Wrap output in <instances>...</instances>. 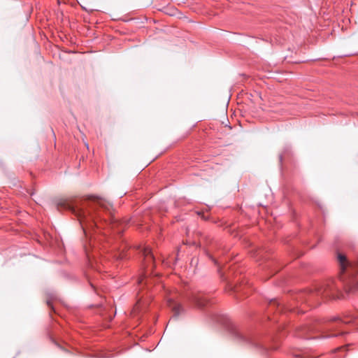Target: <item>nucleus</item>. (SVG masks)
I'll return each instance as SVG.
<instances>
[{"label":"nucleus","instance_id":"f03ea898","mask_svg":"<svg viewBox=\"0 0 358 358\" xmlns=\"http://www.w3.org/2000/svg\"><path fill=\"white\" fill-rule=\"evenodd\" d=\"M337 259L340 267V280L347 292L358 289V259L349 261L344 254L338 253Z\"/></svg>","mask_w":358,"mask_h":358},{"label":"nucleus","instance_id":"f8f14e48","mask_svg":"<svg viewBox=\"0 0 358 358\" xmlns=\"http://www.w3.org/2000/svg\"><path fill=\"white\" fill-rule=\"evenodd\" d=\"M270 304L272 305H276L278 306V307H279V308H280V310H282V307H280V303L278 302H277L275 300H272L271 302H270Z\"/></svg>","mask_w":358,"mask_h":358},{"label":"nucleus","instance_id":"39448f33","mask_svg":"<svg viewBox=\"0 0 358 358\" xmlns=\"http://www.w3.org/2000/svg\"><path fill=\"white\" fill-rule=\"evenodd\" d=\"M187 298L189 302L199 308L203 307L207 303V299L200 293L192 292Z\"/></svg>","mask_w":358,"mask_h":358},{"label":"nucleus","instance_id":"1a4fd4ad","mask_svg":"<svg viewBox=\"0 0 358 358\" xmlns=\"http://www.w3.org/2000/svg\"><path fill=\"white\" fill-rule=\"evenodd\" d=\"M236 336L237 338H240L241 340L245 341L247 342H250L248 341V338H245V336H243L241 332H236Z\"/></svg>","mask_w":358,"mask_h":358},{"label":"nucleus","instance_id":"ddd939ff","mask_svg":"<svg viewBox=\"0 0 358 358\" xmlns=\"http://www.w3.org/2000/svg\"><path fill=\"white\" fill-rule=\"evenodd\" d=\"M48 306H49V307H51V308H52V305H51V303H50V301H48Z\"/></svg>","mask_w":358,"mask_h":358},{"label":"nucleus","instance_id":"9d476101","mask_svg":"<svg viewBox=\"0 0 358 358\" xmlns=\"http://www.w3.org/2000/svg\"><path fill=\"white\" fill-rule=\"evenodd\" d=\"M111 220H110V222L109 224V225L111 226V227L115 229V227H116V226H117L118 224V222L117 220H115L114 218L113 217H110Z\"/></svg>","mask_w":358,"mask_h":358},{"label":"nucleus","instance_id":"4468645a","mask_svg":"<svg viewBox=\"0 0 358 358\" xmlns=\"http://www.w3.org/2000/svg\"><path fill=\"white\" fill-rule=\"evenodd\" d=\"M357 329H358V327H357Z\"/></svg>","mask_w":358,"mask_h":358},{"label":"nucleus","instance_id":"20e7f679","mask_svg":"<svg viewBox=\"0 0 358 358\" xmlns=\"http://www.w3.org/2000/svg\"><path fill=\"white\" fill-rule=\"evenodd\" d=\"M336 289L333 282L329 281L317 284L301 294V298L307 302L317 301L320 298H328L334 296Z\"/></svg>","mask_w":358,"mask_h":358},{"label":"nucleus","instance_id":"0eeeda50","mask_svg":"<svg viewBox=\"0 0 358 358\" xmlns=\"http://www.w3.org/2000/svg\"><path fill=\"white\" fill-rule=\"evenodd\" d=\"M167 305L172 310L175 316L179 315L184 310L182 305L172 298L167 299Z\"/></svg>","mask_w":358,"mask_h":358},{"label":"nucleus","instance_id":"f257e3e1","mask_svg":"<svg viewBox=\"0 0 358 358\" xmlns=\"http://www.w3.org/2000/svg\"><path fill=\"white\" fill-rule=\"evenodd\" d=\"M57 207L59 209L69 210L75 214L78 217L84 231H85V229L83 222L90 219L99 227L96 220L101 219V210L108 213L110 217H111L113 211V206L108 201L96 197H93L91 201L87 202L83 206L64 199L58 202Z\"/></svg>","mask_w":358,"mask_h":358},{"label":"nucleus","instance_id":"6e6552de","mask_svg":"<svg viewBox=\"0 0 358 358\" xmlns=\"http://www.w3.org/2000/svg\"><path fill=\"white\" fill-rule=\"evenodd\" d=\"M313 330V329L312 327L308 326H301L297 329L296 336L307 339L311 338L312 337L308 336V333Z\"/></svg>","mask_w":358,"mask_h":358},{"label":"nucleus","instance_id":"9b49d317","mask_svg":"<svg viewBox=\"0 0 358 358\" xmlns=\"http://www.w3.org/2000/svg\"><path fill=\"white\" fill-rule=\"evenodd\" d=\"M146 278H147V277H146V275H145V274H143V275H141V276L139 277V278H138V283H139V284L142 283V282H143V281L144 280H145Z\"/></svg>","mask_w":358,"mask_h":358},{"label":"nucleus","instance_id":"7ed1b4c3","mask_svg":"<svg viewBox=\"0 0 358 358\" xmlns=\"http://www.w3.org/2000/svg\"><path fill=\"white\" fill-rule=\"evenodd\" d=\"M353 322L358 324V315H345L343 318L331 317L321 328L323 338H332L343 336L348 333V324Z\"/></svg>","mask_w":358,"mask_h":358},{"label":"nucleus","instance_id":"423d86ee","mask_svg":"<svg viewBox=\"0 0 358 358\" xmlns=\"http://www.w3.org/2000/svg\"><path fill=\"white\" fill-rule=\"evenodd\" d=\"M141 252L144 257L143 266L145 268H149L150 266H152L154 264V257L152 253L151 249L149 247L142 248Z\"/></svg>","mask_w":358,"mask_h":358}]
</instances>
